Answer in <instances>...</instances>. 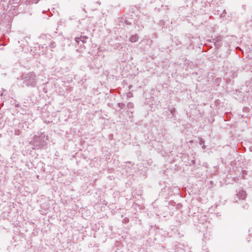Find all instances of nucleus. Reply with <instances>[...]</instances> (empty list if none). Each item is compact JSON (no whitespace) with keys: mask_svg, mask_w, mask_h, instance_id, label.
I'll use <instances>...</instances> for the list:
<instances>
[{"mask_svg":"<svg viewBox=\"0 0 252 252\" xmlns=\"http://www.w3.org/2000/svg\"><path fill=\"white\" fill-rule=\"evenodd\" d=\"M23 79V83L27 86H34L36 82V76L32 72L28 73L25 75Z\"/></svg>","mask_w":252,"mask_h":252,"instance_id":"1","label":"nucleus"},{"mask_svg":"<svg viewBox=\"0 0 252 252\" xmlns=\"http://www.w3.org/2000/svg\"><path fill=\"white\" fill-rule=\"evenodd\" d=\"M39 42L41 44L42 47H43V45H46L47 43V37L46 35H42L39 37Z\"/></svg>","mask_w":252,"mask_h":252,"instance_id":"2","label":"nucleus"},{"mask_svg":"<svg viewBox=\"0 0 252 252\" xmlns=\"http://www.w3.org/2000/svg\"><path fill=\"white\" fill-rule=\"evenodd\" d=\"M237 196L240 199H244L246 197L247 194L245 191L241 190L237 194Z\"/></svg>","mask_w":252,"mask_h":252,"instance_id":"3","label":"nucleus"},{"mask_svg":"<svg viewBox=\"0 0 252 252\" xmlns=\"http://www.w3.org/2000/svg\"><path fill=\"white\" fill-rule=\"evenodd\" d=\"M87 39L88 37L86 36H81L80 37H76L75 40L77 43H79L81 41L84 43L86 42V40Z\"/></svg>","mask_w":252,"mask_h":252,"instance_id":"4","label":"nucleus"},{"mask_svg":"<svg viewBox=\"0 0 252 252\" xmlns=\"http://www.w3.org/2000/svg\"><path fill=\"white\" fill-rule=\"evenodd\" d=\"M139 37L137 35L135 34L134 35L131 36L129 38V41L131 42H136Z\"/></svg>","mask_w":252,"mask_h":252,"instance_id":"5","label":"nucleus"},{"mask_svg":"<svg viewBox=\"0 0 252 252\" xmlns=\"http://www.w3.org/2000/svg\"><path fill=\"white\" fill-rule=\"evenodd\" d=\"M127 106L129 108H132L133 107V104L131 102H129L127 104Z\"/></svg>","mask_w":252,"mask_h":252,"instance_id":"6","label":"nucleus"},{"mask_svg":"<svg viewBox=\"0 0 252 252\" xmlns=\"http://www.w3.org/2000/svg\"><path fill=\"white\" fill-rule=\"evenodd\" d=\"M56 46V44L54 42H52L50 44V48H54Z\"/></svg>","mask_w":252,"mask_h":252,"instance_id":"7","label":"nucleus"},{"mask_svg":"<svg viewBox=\"0 0 252 252\" xmlns=\"http://www.w3.org/2000/svg\"><path fill=\"white\" fill-rule=\"evenodd\" d=\"M37 138V137H36V136H34V140L36 139Z\"/></svg>","mask_w":252,"mask_h":252,"instance_id":"8","label":"nucleus"}]
</instances>
